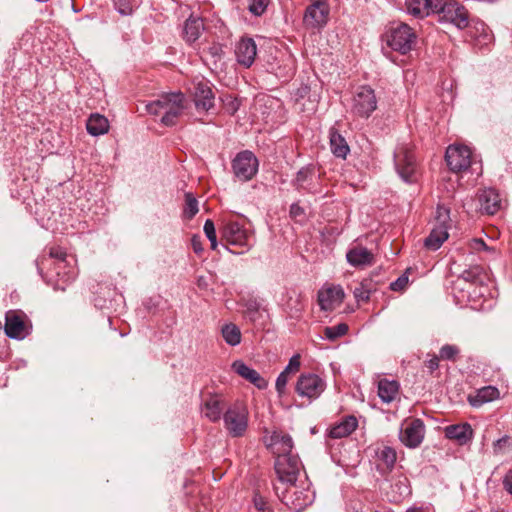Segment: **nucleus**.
I'll list each match as a JSON object with an SVG mask.
<instances>
[{
    "mask_svg": "<svg viewBox=\"0 0 512 512\" xmlns=\"http://www.w3.org/2000/svg\"><path fill=\"white\" fill-rule=\"evenodd\" d=\"M186 108L187 101L181 92L162 94L158 99L146 104L147 112L160 117V123L165 126L175 125Z\"/></svg>",
    "mask_w": 512,
    "mask_h": 512,
    "instance_id": "f257e3e1",
    "label": "nucleus"
},
{
    "mask_svg": "<svg viewBox=\"0 0 512 512\" xmlns=\"http://www.w3.org/2000/svg\"><path fill=\"white\" fill-rule=\"evenodd\" d=\"M274 490L281 502L295 512L304 510L314 499L307 477L287 485L275 484Z\"/></svg>",
    "mask_w": 512,
    "mask_h": 512,
    "instance_id": "f03ea898",
    "label": "nucleus"
},
{
    "mask_svg": "<svg viewBox=\"0 0 512 512\" xmlns=\"http://www.w3.org/2000/svg\"><path fill=\"white\" fill-rule=\"evenodd\" d=\"M248 419V409L242 402H235L223 414L224 427L232 437H241L245 434Z\"/></svg>",
    "mask_w": 512,
    "mask_h": 512,
    "instance_id": "7ed1b4c3",
    "label": "nucleus"
},
{
    "mask_svg": "<svg viewBox=\"0 0 512 512\" xmlns=\"http://www.w3.org/2000/svg\"><path fill=\"white\" fill-rule=\"evenodd\" d=\"M417 36L415 31L407 24L400 23L386 34V43L394 51L407 54L415 46Z\"/></svg>",
    "mask_w": 512,
    "mask_h": 512,
    "instance_id": "20e7f679",
    "label": "nucleus"
},
{
    "mask_svg": "<svg viewBox=\"0 0 512 512\" xmlns=\"http://www.w3.org/2000/svg\"><path fill=\"white\" fill-rule=\"evenodd\" d=\"M325 389V380L312 372L301 373L294 386L296 394L309 403L318 399Z\"/></svg>",
    "mask_w": 512,
    "mask_h": 512,
    "instance_id": "39448f33",
    "label": "nucleus"
},
{
    "mask_svg": "<svg viewBox=\"0 0 512 512\" xmlns=\"http://www.w3.org/2000/svg\"><path fill=\"white\" fill-rule=\"evenodd\" d=\"M275 471L278 476L276 484L287 485L288 483L300 481L306 477L302 473V464L297 455H280L275 461Z\"/></svg>",
    "mask_w": 512,
    "mask_h": 512,
    "instance_id": "423d86ee",
    "label": "nucleus"
},
{
    "mask_svg": "<svg viewBox=\"0 0 512 512\" xmlns=\"http://www.w3.org/2000/svg\"><path fill=\"white\" fill-rule=\"evenodd\" d=\"M394 163L399 176L407 183L417 180V161L410 147L400 145L394 152Z\"/></svg>",
    "mask_w": 512,
    "mask_h": 512,
    "instance_id": "0eeeda50",
    "label": "nucleus"
},
{
    "mask_svg": "<svg viewBox=\"0 0 512 512\" xmlns=\"http://www.w3.org/2000/svg\"><path fill=\"white\" fill-rule=\"evenodd\" d=\"M435 14L440 15V20L452 23L459 29L469 27L468 11L457 1L440 0V4L435 9Z\"/></svg>",
    "mask_w": 512,
    "mask_h": 512,
    "instance_id": "6e6552de",
    "label": "nucleus"
},
{
    "mask_svg": "<svg viewBox=\"0 0 512 512\" xmlns=\"http://www.w3.org/2000/svg\"><path fill=\"white\" fill-rule=\"evenodd\" d=\"M445 159L453 172H462L477 164L471 149L462 144H453L446 149Z\"/></svg>",
    "mask_w": 512,
    "mask_h": 512,
    "instance_id": "1a4fd4ad",
    "label": "nucleus"
},
{
    "mask_svg": "<svg viewBox=\"0 0 512 512\" xmlns=\"http://www.w3.org/2000/svg\"><path fill=\"white\" fill-rule=\"evenodd\" d=\"M221 238L227 244L244 247L249 250L252 246V233L237 221L227 220L221 228Z\"/></svg>",
    "mask_w": 512,
    "mask_h": 512,
    "instance_id": "9d476101",
    "label": "nucleus"
},
{
    "mask_svg": "<svg viewBox=\"0 0 512 512\" xmlns=\"http://www.w3.org/2000/svg\"><path fill=\"white\" fill-rule=\"evenodd\" d=\"M258 167V159L248 150L239 152L232 161L233 173L242 182L251 180L257 174Z\"/></svg>",
    "mask_w": 512,
    "mask_h": 512,
    "instance_id": "9b49d317",
    "label": "nucleus"
},
{
    "mask_svg": "<svg viewBox=\"0 0 512 512\" xmlns=\"http://www.w3.org/2000/svg\"><path fill=\"white\" fill-rule=\"evenodd\" d=\"M4 330L9 338L21 340L30 334L31 324L23 312L9 310L5 315Z\"/></svg>",
    "mask_w": 512,
    "mask_h": 512,
    "instance_id": "f8f14e48",
    "label": "nucleus"
},
{
    "mask_svg": "<svg viewBox=\"0 0 512 512\" xmlns=\"http://www.w3.org/2000/svg\"><path fill=\"white\" fill-rule=\"evenodd\" d=\"M329 13L330 7L327 0H310L304 13L303 23L308 28H322L328 22Z\"/></svg>",
    "mask_w": 512,
    "mask_h": 512,
    "instance_id": "ddd939ff",
    "label": "nucleus"
},
{
    "mask_svg": "<svg viewBox=\"0 0 512 512\" xmlns=\"http://www.w3.org/2000/svg\"><path fill=\"white\" fill-rule=\"evenodd\" d=\"M377 107L374 91L368 86H361L352 99V111L360 117H368Z\"/></svg>",
    "mask_w": 512,
    "mask_h": 512,
    "instance_id": "4468645a",
    "label": "nucleus"
},
{
    "mask_svg": "<svg viewBox=\"0 0 512 512\" xmlns=\"http://www.w3.org/2000/svg\"><path fill=\"white\" fill-rule=\"evenodd\" d=\"M424 434L425 426L422 420H407L402 425L400 440L405 446L409 448H416L422 443Z\"/></svg>",
    "mask_w": 512,
    "mask_h": 512,
    "instance_id": "2eb2a0df",
    "label": "nucleus"
},
{
    "mask_svg": "<svg viewBox=\"0 0 512 512\" xmlns=\"http://www.w3.org/2000/svg\"><path fill=\"white\" fill-rule=\"evenodd\" d=\"M344 297V290L339 285L326 286L318 291V303L324 311H333L339 307Z\"/></svg>",
    "mask_w": 512,
    "mask_h": 512,
    "instance_id": "dca6fc26",
    "label": "nucleus"
},
{
    "mask_svg": "<svg viewBox=\"0 0 512 512\" xmlns=\"http://www.w3.org/2000/svg\"><path fill=\"white\" fill-rule=\"evenodd\" d=\"M225 399L221 394L208 393L203 398L201 412L210 422H218L223 416Z\"/></svg>",
    "mask_w": 512,
    "mask_h": 512,
    "instance_id": "f3484780",
    "label": "nucleus"
},
{
    "mask_svg": "<svg viewBox=\"0 0 512 512\" xmlns=\"http://www.w3.org/2000/svg\"><path fill=\"white\" fill-rule=\"evenodd\" d=\"M347 262L355 268H364L374 264V254L362 245L351 247L346 253Z\"/></svg>",
    "mask_w": 512,
    "mask_h": 512,
    "instance_id": "a211bd4d",
    "label": "nucleus"
},
{
    "mask_svg": "<svg viewBox=\"0 0 512 512\" xmlns=\"http://www.w3.org/2000/svg\"><path fill=\"white\" fill-rule=\"evenodd\" d=\"M236 58L239 64L248 68L250 67L257 55V46L252 38H242L235 50Z\"/></svg>",
    "mask_w": 512,
    "mask_h": 512,
    "instance_id": "6ab92c4d",
    "label": "nucleus"
},
{
    "mask_svg": "<svg viewBox=\"0 0 512 512\" xmlns=\"http://www.w3.org/2000/svg\"><path fill=\"white\" fill-rule=\"evenodd\" d=\"M232 370L245 379L246 381L250 382L254 386H256L258 389H265L268 386V382L253 368L246 365L241 360H236L232 363Z\"/></svg>",
    "mask_w": 512,
    "mask_h": 512,
    "instance_id": "aec40b11",
    "label": "nucleus"
},
{
    "mask_svg": "<svg viewBox=\"0 0 512 512\" xmlns=\"http://www.w3.org/2000/svg\"><path fill=\"white\" fill-rule=\"evenodd\" d=\"M480 211L494 215L501 209V198L499 193L492 188L483 189L478 193Z\"/></svg>",
    "mask_w": 512,
    "mask_h": 512,
    "instance_id": "412c9836",
    "label": "nucleus"
},
{
    "mask_svg": "<svg viewBox=\"0 0 512 512\" xmlns=\"http://www.w3.org/2000/svg\"><path fill=\"white\" fill-rule=\"evenodd\" d=\"M440 4V0H406L405 6L408 14L415 18H424L435 14V9Z\"/></svg>",
    "mask_w": 512,
    "mask_h": 512,
    "instance_id": "4be33fe9",
    "label": "nucleus"
},
{
    "mask_svg": "<svg viewBox=\"0 0 512 512\" xmlns=\"http://www.w3.org/2000/svg\"><path fill=\"white\" fill-rule=\"evenodd\" d=\"M267 446L271 448L276 458L280 455H293V441L288 434L274 431L267 440Z\"/></svg>",
    "mask_w": 512,
    "mask_h": 512,
    "instance_id": "5701e85b",
    "label": "nucleus"
},
{
    "mask_svg": "<svg viewBox=\"0 0 512 512\" xmlns=\"http://www.w3.org/2000/svg\"><path fill=\"white\" fill-rule=\"evenodd\" d=\"M193 95L198 110L209 111L214 106V94L207 82L196 83Z\"/></svg>",
    "mask_w": 512,
    "mask_h": 512,
    "instance_id": "b1692460",
    "label": "nucleus"
},
{
    "mask_svg": "<svg viewBox=\"0 0 512 512\" xmlns=\"http://www.w3.org/2000/svg\"><path fill=\"white\" fill-rule=\"evenodd\" d=\"M468 33L473 39L475 46L480 49L489 46L494 40L491 30L483 21H475L469 27Z\"/></svg>",
    "mask_w": 512,
    "mask_h": 512,
    "instance_id": "393cba45",
    "label": "nucleus"
},
{
    "mask_svg": "<svg viewBox=\"0 0 512 512\" xmlns=\"http://www.w3.org/2000/svg\"><path fill=\"white\" fill-rule=\"evenodd\" d=\"M375 456L377 469L383 474L392 470L397 459L395 449L386 445L377 446Z\"/></svg>",
    "mask_w": 512,
    "mask_h": 512,
    "instance_id": "a878e982",
    "label": "nucleus"
},
{
    "mask_svg": "<svg viewBox=\"0 0 512 512\" xmlns=\"http://www.w3.org/2000/svg\"><path fill=\"white\" fill-rule=\"evenodd\" d=\"M500 397L499 390L494 386H485L474 394L468 395V402L472 407L479 408L483 404L494 401Z\"/></svg>",
    "mask_w": 512,
    "mask_h": 512,
    "instance_id": "bb28decb",
    "label": "nucleus"
},
{
    "mask_svg": "<svg viewBox=\"0 0 512 512\" xmlns=\"http://www.w3.org/2000/svg\"><path fill=\"white\" fill-rule=\"evenodd\" d=\"M445 436L448 439L456 440L459 444H466L473 436V430L470 424L461 423L449 425L445 428Z\"/></svg>",
    "mask_w": 512,
    "mask_h": 512,
    "instance_id": "cd10ccee",
    "label": "nucleus"
},
{
    "mask_svg": "<svg viewBox=\"0 0 512 512\" xmlns=\"http://www.w3.org/2000/svg\"><path fill=\"white\" fill-rule=\"evenodd\" d=\"M358 426L354 416H347L341 422L331 427L329 436L333 439H340L349 436Z\"/></svg>",
    "mask_w": 512,
    "mask_h": 512,
    "instance_id": "c85d7f7f",
    "label": "nucleus"
},
{
    "mask_svg": "<svg viewBox=\"0 0 512 512\" xmlns=\"http://www.w3.org/2000/svg\"><path fill=\"white\" fill-rule=\"evenodd\" d=\"M204 30V23L201 18L198 17H190L186 20L183 34L184 39L188 43L195 42L201 35Z\"/></svg>",
    "mask_w": 512,
    "mask_h": 512,
    "instance_id": "c756f323",
    "label": "nucleus"
},
{
    "mask_svg": "<svg viewBox=\"0 0 512 512\" xmlns=\"http://www.w3.org/2000/svg\"><path fill=\"white\" fill-rule=\"evenodd\" d=\"M74 262H75V259L73 257H71V261L68 262L67 267L65 269L60 270V272H61L60 275L58 274L57 270H55V273L57 276V280L55 281V284H54L55 290L64 291L66 285L71 283L77 277L78 271L73 265Z\"/></svg>",
    "mask_w": 512,
    "mask_h": 512,
    "instance_id": "7c9ffc66",
    "label": "nucleus"
},
{
    "mask_svg": "<svg viewBox=\"0 0 512 512\" xmlns=\"http://www.w3.org/2000/svg\"><path fill=\"white\" fill-rule=\"evenodd\" d=\"M330 147L334 156L345 159L350 152L349 145L344 136L338 130H333L330 134Z\"/></svg>",
    "mask_w": 512,
    "mask_h": 512,
    "instance_id": "2f4dec72",
    "label": "nucleus"
},
{
    "mask_svg": "<svg viewBox=\"0 0 512 512\" xmlns=\"http://www.w3.org/2000/svg\"><path fill=\"white\" fill-rule=\"evenodd\" d=\"M448 231L443 227L433 226L429 236L424 241V246L428 250L435 251L441 247V245L448 239Z\"/></svg>",
    "mask_w": 512,
    "mask_h": 512,
    "instance_id": "473e14b6",
    "label": "nucleus"
},
{
    "mask_svg": "<svg viewBox=\"0 0 512 512\" xmlns=\"http://www.w3.org/2000/svg\"><path fill=\"white\" fill-rule=\"evenodd\" d=\"M399 385L396 381L382 379L378 383V395L385 403L392 402L398 394Z\"/></svg>",
    "mask_w": 512,
    "mask_h": 512,
    "instance_id": "72a5a7b5",
    "label": "nucleus"
},
{
    "mask_svg": "<svg viewBox=\"0 0 512 512\" xmlns=\"http://www.w3.org/2000/svg\"><path fill=\"white\" fill-rule=\"evenodd\" d=\"M310 88L307 85L300 86L293 94L295 100V108L300 112L313 111L315 104L313 101L308 99V106L305 102H302L305 98H309Z\"/></svg>",
    "mask_w": 512,
    "mask_h": 512,
    "instance_id": "f704fd0d",
    "label": "nucleus"
},
{
    "mask_svg": "<svg viewBox=\"0 0 512 512\" xmlns=\"http://www.w3.org/2000/svg\"><path fill=\"white\" fill-rule=\"evenodd\" d=\"M459 279H462L472 285H483L488 277L484 273L483 268L480 266H474L463 271Z\"/></svg>",
    "mask_w": 512,
    "mask_h": 512,
    "instance_id": "c9c22d12",
    "label": "nucleus"
},
{
    "mask_svg": "<svg viewBox=\"0 0 512 512\" xmlns=\"http://www.w3.org/2000/svg\"><path fill=\"white\" fill-rule=\"evenodd\" d=\"M221 335L224 341L230 346H237L241 343V331L239 327L233 323L224 324L221 328Z\"/></svg>",
    "mask_w": 512,
    "mask_h": 512,
    "instance_id": "e433bc0d",
    "label": "nucleus"
},
{
    "mask_svg": "<svg viewBox=\"0 0 512 512\" xmlns=\"http://www.w3.org/2000/svg\"><path fill=\"white\" fill-rule=\"evenodd\" d=\"M315 175V169L313 166H307L302 169H300L297 172L296 178H295V184L298 189H304L311 191V180L313 176Z\"/></svg>",
    "mask_w": 512,
    "mask_h": 512,
    "instance_id": "4c0bfd02",
    "label": "nucleus"
},
{
    "mask_svg": "<svg viewBox=\"0 0 512 512\" xmlns=\"http://www.w3.org/2000/svg\"><path fill=\"white\" fill-rule=\"evenodd\" d=\"M49 256L56 260L54 264V270H57L58 274L60 275V270L65 269L68 265V262L70 261L67 259L66 251L59 246L51 247L49 249Z\"/></svg>",
    "mask_w": 512,
    "mask_h": 512,
    "instance_id": "58836bf2",
    "label": "nucleus"
},
{
    "mask_svg": "<svg viewBox=\"0 0 512 512\" xmlns=\"http://www.w3.org/2000/svg\"><path fill=\"white\" fill-rule=\"evenodd\" d=\"M450 221V210L443 205H438L433 217V226L443 227L448 231L450 228Z\"/></svg>",
    "mask_w": 512,
    "mask_h": 512,
    "instance_id": "ea45409f",
    "label": "nucleus"
},
{
    "mask_svg": "<svg viewBox=\"0 0 512 512\" xmlns=\"http://www.w3.org/2000/svg\"><path fill=\"white\" fill-rule=\"evenodd\" d=\"M242 305L244 306V314L249 318L250 321L255 322L257 319V314L260 308V304L255 298H248L241 300Z\"/></svg>",
    "mask_w": 512,
    "mask_h": 512,
    "instance_id": "a19ab883",
    "label": "nucleus"
},
{
    "mask_svg": "<svg viewBox=\"0 0 512 512\" xmlns=\"http://www.w3.org/2000/svg\"><path fill=\"white\" fill-rule=\"evenodd\" d=\"M116 10L121 15H131L139 4L140 0H113Z\"/></svg>",
    "mask_w": 512,
    "mask_h": 512,
    "instance_id": "79ce46f5",
    "label": "nucleus"
},
{
    "mask_svg": "<svg viewBox=\"0 0 512 512\" xmlns=\"http://www.w3.org/2000/svg\"><path fill=\"white\" fill-rule=\"evenodd\" d=\"M348 331V325L345 323H339L332 327H326L324 330V335L329 340H335L343 335H345Z\"/></svg>",
    "mask_w": 512,
    "mask_h": 512,
    "instance_id": "37998d69",
    "label": "nucleus"
},
{
    "mask_svg": "<svg viewBox=\"0 0 512 512\" xmlns=\"http://www.w3.org/2000/svg\"><path fill=\"white\" fill-rule=\"evenodd\" d=\"M86 128H109V121L105 116L93 113L86 121Z\"/></svg>",
    "mask_w": 512,
    "mask_h": 512,
    "instance_id": "c03bdc74",
    "label": "nucleus"
},
{
    "mask_svg": "<svg viewBox=\"0 0 512 512\" xmlns=\"http://www.w3.org/2000/svg\"><path fill=\"white\" fill-rule=\"evenodd\" d=\"M198 212V202L197 200L191 195L186 194L185 197V208H184V215L186 218L191 219L193 218Z\"/></svg>",
    "mask_w": 512,
    "mask_h": 512,
    "instance_id": "a18cd8bd",
    "label": "nucleus"
},
{
    "mask_svg": "<svg viewBox=\"0 0 512 512\" xmlns=\"http://www.w3.org/2000/svg\"><path fill=\"white\" fill-rule=\"evenodd\" d=\"M204 233L211 243V248L215 250L217 248V236L214 222L211 219H207L203 227Z\"/></svg>",
    "mask_w": 512,
    "mask_h": 512,
    "instance_id": "49530a36",
    "label": "nucleus"
},
{
    "mask_svg": "<svg viewBox=\"0 0 512 512\" xmlns=\"http://www.w3.org/2000/svg\"><path fill=\"white\" fill-rule=\"evenodd\" d=\"M460 350L456 345L446 344L441 347L439 357L443 360L455 361Z\"/></svg>",
    "mask_w": 512,
    "mask_h": 512,
    "instance_id": "de8ad7c7",
    "label": "nucleus"
},
{
    "mask_svg": "<svg viewBox=\"0 0 512 512\" xmlns=\"http://www.w3.org/2000/svg\"><path fill=\"white\" fill-rule=\"evenodd\" d=\"M270 0H249L248 10L255 16H261L267 9Z\"/></svg>",
    "mask_w": 512,
    "mask_h": 512,
    "instance_id": "09e8293b",
    "label": "nucleus"
},
{
    "mask_svg": "<svg viewBox=\"0 0 512 512\" xmlns=\"http://www.w3.org/2000/svg\"><path fill=\"white\" fill-rule=\"evenodd\" d=\"M289 376L290 374L286 373L285 371H282L276 379L275 388L280 397L283 396L286 392V386L289 381Z\"/></svg>",
    "mask_w": 512,
    "mask_h": 512,
    "instance_id": "8fccbe9b",
    "label": "nucleus"
},
{
    "mask_svg": "<svg viewBox=\"0 0 512 512\" xmlns=\"http://www.w3.org/2000/svg\"><path fill=\"white\" fill-rule=\"evenodd\" d=\"M300 360H301V357L299 354L293 355L290 358L288 365L284 368L283 371H285L288 374L297 373L300 370V366H301Z\"/></svg>",
    "mask_w": 512,
    "mask_h": 512,
    "instance_id": "3c124183",
    "label": "nucleus"
},
{
    "mask_svg": "<svg viewBox=\"0 0 512 512\" xmlns=\"http://www.w3.org/2000/svg\"><path fill=\"white\" fill-rule=\"evenodd\" d=\"M353 293L357 301H368L370 298V289L367 288L365 283H361L356 287Z\"/></svg>",
    "mask_w": 512,
    "mask_h": 512,
    "instance_id": "603ef678",
    "label": "nucleus"
},
{
    "mask_svg": "<svg viewBox=\"0 0 512 512\" xmlns=\"http://www.w3.org/2000/svg\"><path fill=\"white\" fill-rule=\"evenodd\" d=\"M289 213L290 217L295 221L302 222L305 219V211L298 203H293L290 206Z\"/></svg>",
    "mask_w": 512,
    "mask_h": 512,
    "instance_id": "864d4df0",
    "label": "nucleus"
},
{
    "mask_svg": "<svg viewBox=\"0 0 512 512\" xmlns=\"http://www.w3.org/2000/svg\"><path fill=\"white\" fill-rule=\"evenodd\" d=\"M253 503L258 511L269 512L270 506L263 496L259 493H255L253 497Z\"/></svg>",
    "mask_w": 512,
    "mask_h": 512,
    "instance_id": "5fc2aeb1",
    "label": "nucleus"
},
{
    "mask_svg": "<svg viewBox=\"0 0 512 512\" xmlns=\"http://www.w3.org/2000/svg\"><path fill=\"white\" fill-rule=\"evenodd\" d=\"M223 102L225 110L229 114H234L238 110L240 105L239 101L236 98H233L232 96H226Z\"/></svg>",
    "mask_w": 512,
    "mask_h": 512,
    "instance_id": "6e6d98bb",
    "label": "nucleus"
},
{
    "mask_svg": "<svg viewBox=\"0 0 512 512\" xmlns=\"http://www.w3.org/2000/svg\"><path fill=\"white\" fill-rule=\"evenodd\" d=\"M469 248L473 252L490 251L491 249L486 245V243L480 238H474L469 241Z\"/></svg>",
    "mask_w": 512,
    "mask_h": 512,
    "instance_id": "4d7b16f0",
    "label": "nucleus"
},
{
    "mask_svg": "<svg viewBox=\"0 0 512 512\" xmlns=\"http://www.w3.org/2000/svg\"><path fill=\"white\" fill-rule=\"evenodd\" d=\"M408 284V277L405 275L400 276L397 280L390 284V289L393 291H401Z\"/></svg>",
    "mask_w": 512,
    "mask_h": 512,
    "instance_id": "13d9d810",
    "label": "nucleus"
},
{
    "mask_svg": "<svg viewBox=\"0 0 512 512\" xmlns=\"http://www.w3.org/2000/svg\"><path fill=\"white\" fill-rule=\"evenodd\" d=\"M504 489L512 495V469L508 470L503 478Z\"/></svg>",
    "mask_w": 512,
    "mask_h": 512,
    "instance_id": "bf43d9fd",
    "label": "nucleus"
},
{
    "mask_svg": "<svg viewBox=\"0 0 512 512\" xmlns=\"http://www.w3.org/2000/svg\"><path fill=\"white\" fill-rule=\"evenodd\" d=\"M191 245H192L193 251L196 254H200V253L203 252V246H202V242H201L200 236L194 235L192 237V239H191Z\"/></svg>",
    "mask_w": 512,
    "mask_h": 512,
    "instance_id": "052dcab7",
    "label": "nucleus"
},
{
    "mask_svg": "<svg viewBox=\"0 0 512 512\" xmlns=\"http://www.w3.org/2000/svg\"><path fill=\"white\" fill-rule=\"evenodd\" d=\"M439 358L436 355H432V357L425 361V366L429 369L430 373L434 372L439 367Z\"/></svg>",
    "mask_w": 512,
    "mask_h": 512,
    "instance_id": "680f3d73",
    "label": "nucleus"
},
{
    "mask_svg": "<svg viewBox=\"0 0 512 512\" xmlns=\"http://www.w3.org/2000/svg\"><path fill=\"white\" fill-rule=\"evenodd\" d=\"M509 438L507 436H504L500 439H498L495 443H494V452L495 454H498L500 449L508 442Z\"/></svg>",
    "mask_w": 512,
    "mask_h": 512,
    "instance_id": "e2e57ef3",
    "label": "nucleus"
},
{
    "mask_svg": "<svg viewBox=\"0 0 512 512\" xmlns=\"http://www.w3.org/2000/svg\"><path fill=\"white\" fill-rule=\"evenodd\" d=\"M406 512H434V509L430 506H421V507H411L406 510Z\"/></svg>",
    "mask_w": 512,
    "mask_h": 512,
    "instance_id": "0e129e2a",
    "label": "nucleus"
},
{
    "mask_svg": "<svg viewBox=\"0 0 512 512\" xmlns=\"http://www.w3.org/2000/svg\"><path fill=\"white\" fill-rule=\"evenodd\" d=\"M405 482H406V479L404 480V482L399 481V483L396 484V486L399 485V489L401 490L400 496L409 494V489Z\"/></svg>",
    "mask_w": 512,
    "mask_h": 512,
    "instance_id": "69168bd1",
    "label": "nucleus"
},
{
    "mask_svg": "<svg viewBox=\"0 0 512 512\" xmlns=\"http://www.w3.org/2000/svg\"><path fill=\"white\" fill-rule=\"evenodd\" d=\"M220 51H221V47L219 45H213V46L209 47V53L214 57L218 56Z\"/></svg>",
    "mask_w": 512,
    "mask_h": 512,
    "instance_id": "338daca9",
    "label": "nucleus"
},
{
    "mask_svg": "<svg viewBox=\"0 0 512 512\" xmlns=\"http://www.w3.org/2000/svg\"><path fill=\"white\" fill-rule=\"evenodd\" d=\"M92 136H99V135H103V134H106L109 130H96V129H93V130H87Z\"/></svg>",
    "mask_w": 512,
    "mask_h": 512,
    "instance_id": "774afa93",
    "label": "nucleus"
}]
</instances>
